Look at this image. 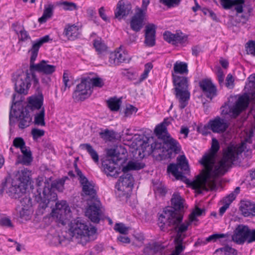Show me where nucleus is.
I'll return each mask as SVG.
<instances>
[{
	"label": "nucleus",
	"mask_w": 255,
	"mask_h": 255,
	"mask_svg": "<svg viewBox=\"0 0 255 255\" xmlns=\"http://www.w3.org/2000/svg\"><path fill=\"white\" fill-rule=\"evenodd\" d=\"M94 47L97 52L102 53L107 50V46L101 38L96 39L94 41Z\"/></svg>",
	"instance_id": "c03bdc74"
},
{
	"label": "nucleus",
	"mask_w": 255,
	"mask_h": 255,
	"mask_svg": "<svg viewBox=\"0 0 255 255\" xmlns=\"http://www.w3.org/2000/svg\"><path fill=\"white\" fill-rule=\"evenodd\" d=\"M199 86L204 95L208 99L212 100L217 95L216 86L211 79H204L199 82Z\"/></svg>",
	"instance_id": "f3484780"
},
{
	"label": "nucleus",
	"mask_w": 255,
	"mask_h": 255,
	"mask_svg": "<svg viewBox=\"0 0 255 255\" xmlns=\"http://www.w3.org/2000/svg\"><path fill=\"white\" fill-rule=\"evenodd\" d=\"M15 91L20 94L27 95L28 90L33 83L35 87L39 86V79L35 73L29 70L18 71L13 76Z\"/></svg>",
	"instance_id": "1a4fd4ad"
},
{
	"label": "nucleus",
	"mask_w": 255,
	"mask_h": 255,
	"mask_svg": "<svg viewBox=\"0 0 255 255\" xmlns=\"http://www.w3.org/2000/svg\"><path fill=\"white\" fill-rule=\"evenodd\" d=\"M80 146L82 149H85L91 156L93 160L95 163H98L99 161V157L97 152L93 148V147L89 143H84L81 144Z\"/></svg>",
	"instance_id": "4c0bfd02"
},
{
	"label": "nucleus",
	"mask_w": 255,
	"mask_h": 255,
	"mask_svg": "<svg viewBox=\"0 0 255 255\" xmlns=\"http://www.w3.org/2000/svg\"><path fill=\"white\" fill-rule=\"evenodd\" d=\"M182 214H177L171 210H164L158 217V225L162 231H167L169 227H173L177 232V235L186 232L191 222L185 221L182 223Z\"/></svg>",
	"instance_id": "39448f33"
},
{
	"label": "nucleus",
	"mask_w": 255,
	"mask_h": 255,
	"mask_svg": "<svg viewBox=\"0 0 255 255\" xmlns=\"http://www.w3.org/2000/svg\"><path fill=\"white\" fill-rule=\"evenodd\" d=\"M75 172L78 177V180L82 186V192L84 195L89 196L92 199H97V190L95 183L89 181L78 168L76 163L74 164Z\"/></svg>",
	"instance_id": "4468645a"
},
{
	"label": "nucleus",
	"mask_w": 255,
	"mask_h": 255,
	"mask_svg": "<svg viewBox=\"0 0 255 255\" xmlns=\"http://www.w3.org/2000/svg\"><path fill=\"white\" fill-rule=\"evenodd\" d=\"M188 65L186 63L181 61H176L173 66L172 75L186 76L188 74Z\"/></svg>",
	"instance_id": "7c9ffc66"
},
{
	"label": "nucleus",
	"mask_w": 255,
	"mask_h": 255,
	"mask_svg": "<svg viewBox=\"0 0 255 255\" xmlns=\"http://www.w3.org/2000/svg\"><path fill=\"white\" fill-rule=\"evenodd\" d=\"M253 242H255V229H251L249 228V233L247 243L250 244Z\"/></svg>",
	"instance_id": "338daca9"
},
{
	"label": "nucleus",
	"mask_w": 255,
	"mask_h": 255,
	"mask_svg": "<svg viewBox=\"0 0 255 255\" xmlns=\"http://www.w3.org/2000/svg\"><path fill=\"white\" fill-rule=\"evenodd\" d=\"M69 230L72 236L79 239L78 242L83 246L96 238V228L89 225L80 218L71 222Z\"/></svg>",
	"instance_id": "423d86ee"
},
{
	"label": "nucleus",
	"mask_w": 255,
	"mask_h": 255,
	"mask_svg": "<svg viewBox=\"0 0 255 255\" xmlns=\"http://www.w3.org/2000/svg\"><path fill=\"white\" fill-rule=\"evenodd\" d=\"M177 164L178 168L185 171H188L189 170L188 162L184 155H180L177 158Z\"/></svg>",
	"instance_id": "49530a36"
},
{
	"label": "nucleus",
	"mask_w": 255,
	"mask_h": 255,
	"mask_svg": "<svg viewBox=\"0 0 255 255\" xmlns=\"http://www.w3.org/2000/svg\"><path fill=\"white\" fill-rule=\"evenodd\" d=\"M13 145L16 148L20 149L21 152H23L24 149L28 148L25 146V143L21 137H16L13 141Z\"/></svg>",
	"instance_id": "de8ad7c7"
},
{
	"label": "nucleus",
	"mask_w": 255,
	"mask_h": 255,
	"mask_svg": "<svg viewBox=\"0 0 255 255\" xmlns=\"http://www.w3.org/2000/svg\"><path fill=\"white\" fill-rule=\"evenodd\" d=\"M22 153V155H18L17 162L19 163H22L24 165H28L30 164L32 160L31 152L28 148L24 149Z\"/></svg>",
	"instance_id": "72a5a7b5"
},
{
	"label": "nucleus",
	"mask_w": 255,
	"mask_h": 255,
	"mask_svg": "<svg viewBox=\"0 0 255 255\" xmlns=\"http://www.w3.org/2000/svg\"><path fill=\"white\" fill-rule=\"evenodd\" d=\"M114 230L120 234L127 235L128 233L129 228L126 227L124 224L120 223L115 224Z\"/></svg>",
	"instance_id": "8fccbe9b"
},
{
	"label": "nucleus",
	"mask_w": 255,
	"mask_h": 255,
	"mask_svg": "<svg viewBox=\"0 0 255 255\" xmlns=\"http://www.w3.org/2000/svg\"><path fill=\"white\" fill-rule=\"evenodd\" d=\"M240 209L242 214L245 217H249L255 214V204L250 201H242Z\"/></svg>",
	"instance_id": "c756f323"
},
{
	"label": "nucleus",
	"mask_w": 255,
	"mask_h": 255,
	"mask_svg": "<svg viewBox=\"0 0 255 255\" xmlns=\"http://www.w3.org/2000/svg\"><path fill=\"white\" fill-rule=\"evenodd\" d=\"M175 250L174 251L180 254L185 249V243L183 242V238L181 235H178L174 239Z\"/></svg>",
	"instance_id": "58836bf2"
},
{
	"label": "nucleus",
	"mask_w": 255,
	"mask_h": 255,
	"mask_svg": "<svg viewBox=\"0 0 255 255\" xmlns=\"http://www.w3.org/2000/svg\"><path fill=\"white\" fill-rule=\"evenodd\" d=\"M28 205L24 206L19 212V217L22 221H27L30 219L31 211Z\"/></svg>",
	"instance_id": "79ce46f5"
},
{
	"label": "nucleus",
	"mask_w": 255,
	"mask_h": 255,
	"mask_svg": "<svg viewBox=\"0 0 255 255\" xmlns=\"http://www.w3.org/2000/svg\"><path fill=\"white\" fill-rule=\"evenodd\" d=\"M152 68V65L151 63H148L145 65L144 71L139 78V82H142L147 78L149 71Z\"/></svg>",
	"instance_id": "603ef678"
},
{
	"label": "nucleus",
	"mask_w": 255,
	"mask_h": 255,
	"mask_svg": "<svg viewBox=\"0 0 255 255\" xmlns=\"http://www.w3.org/2000/svg\"><path fill=\"white\" fill-rule=\"evenodd\" d=\"M220 4L225 9H230L233 7L234 0H219Z\"/></svg>",
	"instance_id": "680f3d73"
},
{
	"label": "nucleus",
	"mask_w": 255,
	"mask_h": 255,
	"mask_svg": "<svg viewBox=\"0 0 255 255\" xmlns=\"http://www.w3.org/2000/svg\"><path fill=\"white\" fill-rule=\"evenodd\" d=\"M228 127L229 124L226 120L217 116L214 119L210 120L208 124L204 126V128L210 129L214 133H222Z\"/></svg>",
	"instance_id": "dca6fc26"
},
{
	"label": "nucleus",
	"mask_w": 255,
	"mask_h": 255,
	"mask_svg": "<svg viewBox=\"0 0 255 255\" xmlns=\"http://www.w3.org/2000/svg\"><path fill=\"white\" fill-rule=\"evenodd\" d=\"M108 107L112 111H118L121 106V101L116 98H111L107 101Z\"/></svg>",
	"instance_id": "a18cd8bd"
},
{
	"label": "nucleus",
	"mask_w": 255,
	"mask_h": 255,
	"mask_svg": "<svg viewBox=\"0 0 255 255\" xmlns=\"http://www.w3.org/2000/svg\"><path fill=\"white\" fill-rule=\"evenodd\" d=\"M219 253L223 255H237L238 254L236 250L229 246H226L217 249L214 253L218 254Z\"/></svg>",
	"instance_id": "a19ab883"
},
{
	"label": "nucleus",
	"mask_w": 255,
	"mask_h": 255,
	"mask_svg": "<svg viewBox=\"0 0 255 255\" xmlns=\"http://www.w3.org/2000/svg\"><path fill=\"white\" fill-rule=\"evenodd\" d=\"M246 51L248 54L255 56V41H249L246 45Z\"/></svg>",
	"instance_id": "4d7b16f0"
},
{
	"label": "nucleus",
	"mask_w": 255,
	"mask_h": 255,
	"mask_svg": "<svg viewBox=\"0 0 255 255\" xmlns=\"http://www.w3.org/2000/svg\"><path fill=\"white\" fill-rule=\"evenodd\" d=\"M174 86L172 89L177 99L178 100L179 108L184 109L188 104L190 97L189 91V79L186 76L172 75Z\"/></svg>",
	"instance_id": "6e6552de"
},
{
	"label": "nucleus",
	"mask_w": 255,
	"mask_h": 255,
	"mask_svg": "<svg viewBox=\"0 0 255 255\" xmlns=\"http://www.w3.org/2000/svg\"><path fill=\"white\" fill-rule=\"evenodd\" d=\"M65 180L60 179L51 182V178L46 179L38 176L36 179L37 186V193L35 196V200L39 203V207L45 209L51 202H55L57 199V194L54 189L62 192Z\"/></svg>",
	"instance_id": "f03ea898"
},
{
	"label": "nucleus",
	"mask_w": 255,
	"mask_h": 255,
	"mask_svg": "<svg viewBox=\"0 0 255 255\" xmlns=\"http://www.w3.org/2000/svg\"><path fill=\"white\" fill-rule=\"evenodd\" d=\"M101 202L95 199L87 209L85 215L94 223H99L101 216Z\"/></svg>",
	"instance_id": "a211bd4d"
},
{
	"label": "nucleus",
	"mask_w": 255,
	"mask_h": 255,
	"mask_svg": "<svg viewBox=\"0 0 255 255\" xmlns=\"http://www.w3.org/2000/svg\"><path fill=\"white\" fill-rule=\"evenodd\" d=\"M171 203L172 209H166L165 210H171L176 212L177 214H183L185 206V200L178 192L173 193L171 199Z\"/></svg>",
	"instance_id": "5701e85b"
},
{
	"label": "nucleus",
	"mask_w": 255,
	"mask_h": 255,
	"mask_svg": "<svg viewBox=\"0 0 255 255\" xmlns=\"http://www.w3.org/2000/svg\"><path fill=\"white\" fill-rule=\"evenodd\" d=\"M56 5L52 3H48L44 5V9L42 16L38 19V22L40 23H43L51 18L53 14V10Z\"/></svg>",
	"instance_id": "2f4dec72"
},
{
	"label": "nucleus",
	"mask_w": 255,
	"mask_h": 255,
	"mask_svg": "<svg viewBox=\"0 0 255 255\" xmlns=\"http://www.w3.org/2000/svg\"><path fill=\"white\" fill-rule=\"evenodd\" d=\"M87 81L90 83V86L93 90V87L102 88L104 85V82L103 80L99 77H94L90 78V77L86 78Z\"/></svg>",
	"instance_id": "37998d69"
},
{
	"label": "nucleus",
	"mask_w": 255,
	"mask_h": 255,
	"mask_svg": "<svg viewBox=\"0 0 255 255\" xmlns=\"http://www.w3.org/2000/svg\"><path fill=\"white\" fill-rule=\"evenodd\" d=\"M146 15L135 10L134 15L131 18L130 25L131 29L135 31H139L144 25Z\"/></svg>",
	"instance_id": "393cba45"
},
{
	"label": "nucleus",
	"mask_w": 255,
	"mask_h": 255,
	"mask_svg": "<svg viewBox=\"0 0 255 255\" xmlns=\"http://www.w3.org/2000/svg\"><path fill=\"white\" fill-rule=\"evenodd\" d=\"M70 212V209L67 202L62 200L56 203L55 208L52 211V216L57 219H64L66 216Z\"/></svg>",
	"instance_id": "4be33fe9"
},
{
	"label": "nucleus",
	"mask_w": 255,
	"mask_h": 255,
	"mask_svg": "<svg viewBox=\"0 0 255 255\" xmlns=\"http://www.w3.org/2000/svg\"><path fill=\"white\" fill-rule=\"evenodd\" d=\"M69 81V75L66 71H65L63 75V82L64 87L62 89V90L64 92L66 90L67 88H69L71 87V85L68 83Z\"/></svg>",
	"instance_id": "e2e57ef3"
},
{
	"label": "nucleus",
	"mask_w": 255,
	"mask_h": 255,
	"mask_svg": "<svg viewBox=\"0 0 255 255\" xmlns=\"http://www.w3.org/2000/svg\"><path fill=\"white\" fill-rule=\"evenodd\" d=\"M17 96L19 97V95L16 93L13 94L12 95V105L9 116V125L12 126L14 125V122L13 121V118H15L19 123L18 128L20 129H24L29 126L32 122V115L30 114V111L24 108H22L20 111H17L15 110L12 111L13 105H16L18 103V101H15Z\"/></svg>",
	"instance_id": "f8f14e48"
},
{
	"label": "nucleus",
	"mask_w": 255,
	"mask_h": 255,
	"mask_svg": "<svg viewBox=\"0 0 255 255\" xmlns=\"http://www.w3.org/2000/svg\"><path fill=\"white\" fill-rule=\"evenodd\" d=\"M15 91L20 94L27 95L28 90L33 83L35 87L39 86V79L35 73L29 70L18 71L13 76Z\"/></svg>",
	"instance_id": "9d476101"
},
{
	"label": "nucleus",
	"mask_w": 255,
	"mask_h": 255,
	"mask_svg": "<svg viewBox=\"0 0 255 255\" xmlns=\"http://www.w3.org/2000/svg\"><path fill=\"white\" fill-rule=\"evenodd\" d=\"M131 10L130 4H125L123 0H120L117 3L116 10L115 12V17L121 19L124 16L128 15Z\"/></svg>",
	"instance_id": "c85d7f7f"
},
{
	"label": "nucleus",
	"mask_w": 255,
	"mask_h": 255,
	"mask_svg": "<svg viewBox=\"0 0 255 255\" xmlns=\"http://www.w3.org/2000/svg\"><path fill=\"white\" fill-rule=\"evenodd\" d=\"M167 125V122L164 121L162 123L157 125L155 129L154 132L158 138L161 140L165 138L167 135L170 134L167 132L166 126Z\"/></svg>",
	"instance_id": "473e14b6"
},
{
	"label": "nucleus",
	"mask_w": 255,
	"mask_h": 255,
	"mask_svg": "<svg viewBox=\"0 0 255 255\" xmlns=\"http://www.w3.org/2000/svg\"><path fill=\"white\" fill-rule=\"evenodd\" d=\"M92 92L89 82L86 78H82L81 82L76 86L72 97L76 102L83 101L89 97Z\"/></svg>",
	"instance_id": "2eb2a0df"
},
{
	"label": "nucleus",
	"mask_w": 255,
	"mask_h": 255,
	"mask_svg": "<svg viewBox=\"0 0 255 255\" xmlns=\"http://www.w3.org/2000/svg\"><path fill=\"white\" fill-rule=\"evenodd\" d=\"M249 233V227L244 225H239L235 229L232 236V240L238 245H243L247 242Z\"/></svg>",
	"instance_id": "6ab92c4d"
},
{
	"label": "nucleus",
	"mask_w": 255,
	"mask_h": 255,
	"mask_svg": "<svg viewBox=\"0 0 255 255\" xmlns=\"http://www.w3.org/2000/svg\"><path fill=\"white\" fill-rule=\"evenodd\" d=\"M137 109L132 105H129L127 106L125 111V115L126 117H130L133 114L137 112Z\"/></svg>",
	"instance_id": "052dcab7"
},
{
	"label": "nucleus",
	"mask_w": 255,
	"mask_h": 255,
	"mask_svg": "<svg viewBox=\"0 0 255 255\" xmlns=\"http://www.w3.org/2000/svg\"><path fill=\"white\" fill-rule=\"evenodd\" d=\"M163 37L166 42L174 45L183 44L187 41V36L182 33H172L169 31H166L163 33Z\"/></svg>",
	"instance_id": "412c9836"
},
{
	"label": "nucleus",
	"mask_w": 255,
	"mask_h": 255,
	"mask_svg": "<svg viewBox=\"0 0 255 255\" xmlns=\"http://www.w3.org/2000/svg\"><path fill=\"white\" fill-rule=\"evenodd\" d=\"M160 250V246L157 243H149L143 250L144 255H153Z\"/></svg>",
	"instance_id": "f704fd0d"
},
{
	"label": "nucleus",
	"mask_w": 255,
	"mask_h": 255,
	"mask_svg": "<svg viewBox=\"0 0 255 255\" xmlns=\"http://www.w3.org/2000/svg\"><path fill=\"white\" fill-rule=\"evenodd\" d=\"M236 195L234 193H231L228 196H227L223 199V203L224 204H228V206H230V204L232 203V202L235 199Z\"/></svg>",
	"instance_id": "69168bd1"
},
{
	"label": "nucleus",
	"mask_w": 255,
	"mask_h": 255,
	"mask_svg": "<svg viewBox=\"0 0 255 255\" xmlns=\"http://www.w3.org/2000/svg\"><path fill=\"white\" fill-rule=\"evenodd\" d=\"M45 131L43 129H38L37 128H33L31 131V134L32 136L33 139L35 140L38 138L43 136L44 135Z\"/></svg>",
	"instance_id": "5fc2aeb1"
},
{
	"label": "nucleus",
	"mask_w": 255,
	"mask_h": 255,
	"mask_svg": "<svg viewBox=\"0 0 255 255\" xmlns=\"http://www.w3.org/2000/svg\"><path fill=\"white\" fill-rule=\"evenodd\" d=\"M205 212L204 209L196 208L195 210L192 212L189 216L190 222H193L196 220V217L202 215Z\"/></svg>",
	"instance_id": "3c124183"
},
{
	"label": "nucleus",
	"mask_w": 255,
	"mask_h": 255,
	"mask_svg": "<svg viewBox=\"0 0 255 255\" xmlns=\"http://www.w3.org/2000/svg\"><path fill=\"white\" fill-rule=\"evenodd\" d=\"M156 26L154 24H149L145 27V40L146 46L152 47L155 44Z\"/></svg>",
	"instance_id": "cd10ccee"
},
{
	"label": "nucleus",
	"mask_w": 255,
	"mask_h": 255,
	"mask_svg": "<svg viewBox=\"0 0 255 255\" xmlns=\"http://www.w3.org/2000/svg\"><path fill=\"white\" fill-rule=\"evenodd\" d=\"M150 3V0H142L141 7H137L135 11L140 12L141 11L142 14L146 15L147 8Z\"/></svg>",
	"instance_id": "13d9d810"
},
{
	"label": "nucleus",
	"mask_w": 255,
	"mask_h": 255,
	"mask_svg": "<svg viewBox=\"0 0 255 255\" xmlns=\"http://www.w3.org/2000/svg\"><path fill=\"white\" fill-rule=\"evenodd\" d=\"M30 172L27 169L18 171L15 180L8 182L6 178L2 181L0 186V194L5 191L12 198L21 197L25 193L30 180Z\"/></svg>",
	"instance_id": "7ed1b4c3"
},
{
	"label": "nucleus",
	"mask_w": 255,
	"mask_h": 255,
	"mask_svg": "<svg viewBox=\"0 0 255 255\" xmlns=\"http://www.w3.org/2000/svg\"><path fill=\"white\" fill-rule=\"evenodd\" d=\"M127 153V150L122 146L108 150L107 155L111 157L112 159L106 160L102 163L104 171L107 176L114 178L119 176L121 173V169L116 167V165L118 164V161L125 158Z\"/></svg>",
	"instance_id": "0eeeda50"
},
{
	"label": "nucleus",
	"mask_w": 255,
	"mask_h": 255,
	"mask_svg": "<svg viewBox=\"0 0 255 255\" xmlns=\"http://www.w3.org/2000/svg\"><path fill=\"white\" fill-rule=\"evenodd\" d=\"M80 34L79 27L75 24H67L65 25L63 35L70 41H73L78 38Z\"/></svg>",
	"instance_id": "bb28decb"
},
{
	"label": "nucleus",
	"mask_w": 255,
	"mask_h": 255,
	"mask_svg": "<svg viewBox=\"0 0 255 255\" xmlns=\"http://www.w3.org/2000/svg\"><path fill=\"white\" fill-rule=\"evenodd\" d=\"M43 104V96L42 93H38L37 95H33L28 98V104L24 108L30 112L40 111L42 108Z\"/></svg>",
	"instance_id": "aec40b11"
},
{
	"label": "nucleus",
	"mask_w": 255,
	"mask_h": 255,
	"mask_svg": "<svg viewBox=\"0 0 255 255\" xmlns=\"http://www.w3.org/2000/svg\"><path fill=\"white\" fill-rule=\"evenodd\" d=\"M127 58V54L120 47L115 51L111 52L109 62L112 66H117L125 62Z\"/></svg>",
	"instance_id": "b1692460"
},
{
	"label": "nucleus",
	"mask_w": 255,
	"mask_h": 255,
	"mask_svg": "<svg viewBox=\"0 0 255 255\" xmlns=\"http://www.w3.org/2000/svg\"><path fill=\"white\" fill-rule=\"evenodd\" d=\"M34 113V123L35 125L44 127L45 126V109L42 108L40 111H36Z\"/></svg>",
	"instance_id": "c9c22d12"
},
{
	"label": "nucleus",
	"mask_w": 255,
	"mask_h": 255,
	"mask_svg": "<svg viewBox=\"0 0 255 255\" xmlns=\"http://www.w3.org/2000/svg\"><path fill=\"white\" fill-rule=\"evenodd\" d=\"M48 35H46L32 42V46L29 52L31 53L29 71L32 72L37 71L45 75H51L56 71V66L48 64V61L41 60L35 64L40 47L44 43L52 41Z\"/></svg>",
	"instance_id": "20e7f679"
},
{
	"label": "nucleus",
	"mask_w": 255,
	"mask_h": 255,
	"mask_svg": "<svg viewBox=\"0 0 255 255\" xmlns=\"http://www.w3.org/2000/svg\"><path fill=\"white\" fill-rule=\"evenodd\" d=\"M245 5V0H234L233 7L237 13H241L243 11V6Z\"/></svg>",
	"instance_id": "09e8293b"
},
{
	"label": "nucleus",
	"mask_w": 255,
	"mask_h": 255,
	"mask_svg": "<svg viewBox=\"0 0 255 255\" xmlns=\"http://www.w3.org/2000/svg\"><path fill=\"white\" fill-rule=\"evenodd\" d=\"M61 4L63 6V9L65 10L72 11L77 9V6L76 4L73 2L64 1L62 2Z\"/></svg>",
	"instance_id": "864d4df0"
},
{
	"label": "nucleus",
	"mask_w": 255,
	"mask_h": 255,
	"mask_svg": "<svg viewBox=\"0 0 255 255\" xmlns=\"http://www.w3.org/2000/svg\"><path fill=\"white\" fill-rule=\"evenodd\" d=\"M153 183V189L154 193L160 196H164L166 193V189L164 185L158 180L154 181Z\"/></svg>",
	"instance_id": "e433bc0d"
},
{
	"label": "nucleus",
	"mask_w": 255,
	"mask_h": 255,
	"mask_svg": "<svg viewBox=\"0 0 255 255\" xmlns=\"http://www.w3.org/2000/svg\"><path fill=\"white\" fill-rule=\"evenodd\" d=\"M181 0H159V2L167 6L168 7H174L179 5Z\"/></svg>",
	"instance_id": "bf43d9fd"
},
{
	"label": "nucleus",
	"mask_w": 255,
	"mask_h": 255,
	"mask_svg": "<svg viewBox=\"0 0 255 255\" xmlns=\"http://www.w3.org/2000/svg\"><path fill=\"white\" fill-rule=\"evenodd\" d=\"M163 148L166 149L167 151L178 153L181 150V146L178 141L172 138L170 135H167L162 140Z\"/></svg>",
	"instance_id": "a878e982"
},
{
	"label": "nucleus",
	"mask_w": 255,
	"mask_h": 255,
	"mask_svg": "<svg viewBox=\"0 0 255 255\" xmlns=\"http://www.w3.org/2000/svg\"><path fill=\"white\" fill-rule=\"evenodd\" d=\"M177 164L170 163L167 167V171L168 173H171L177 179H181L183 176L182 173L178 171Z\"/></svg>",
	"instance_id": "ea45409f"
},
{
	"label": "nucleus",
	"mask_w": 255,
	"mask_h": 255,
	"mask_svg": "<svg viewBox=\"0 0 255 255\" xmlns=\"http://www.w3.org/2000/svg\"><path fill=\"white\" fill-rule=\"evenodd\" d=\"M226 86L229 89H232L234 86V79L231 74H229L226 77Z\"/></svg>",
	"instance_id": "0e129e2a"
},
{
	"label": "nucleus",
	"mask_w": 255,
	"mask_h": 255,
	"mask_svg": "<svg viewBox=\"0 0 255 255\" xmlns=\"http://www.w3.org/2000/svg\"><path fill=\"white\" fill-rule=\"evenodd\" d=\"M145 165L138 162L129 161L127 166L124 167L122 171L124 174L120 176L116 183V188L119 191H124L128 188H131L133 185V177L128 173L131 170H139L144 168Z\"/></svg>",
	"instance_id": "9b49d317"
},
{
	"label": "nucleus",
	"mask_w": 255,
	"mask_h": 255,
	"mask_svg": "<svg viewBox=\"0 0 255 255\" xmlns=\"http://www.w3.org/2000/svg\"><path fill=\"white\" fill-rule=\"evenodd\" d=\"M228 237L227 234H214L209 237L206 238V241L209 242H215L217 240L221 238H225Z\"/></svg>",
	"instance_id": "6e6d98bb"
},
{
	"label": "nucleus",
	"mask_w": 255,
	"mask_h": 255,
	"mask_svg": "<svg viewBox=\"0 0 255 255\" xmlns=\"http://www.w3.org/2000/svg\"><path fill=\"white\" fill-rule=\"evenodd\" d=\"M245 144L239 146L234 145H229L223 151V157L217 165L215 164V159L217 153L220 149V144L215 138L212 139L210 152L204 155L199 161L205 170V176L198 181L191 183L193 189L199 193L203 191H208V188L213 190L216 187V177L224 175L232 166L239 159V156L244 150Z\"/></svg>",
	"instance_id": "f257e3e1"
},
{
	"label": "nucleus",
	"mask_w": 255,
	"mask_h": 255,
	"mask_svg": "<svg viewBox=\"0 0 255 255\" xmlns=\"http://www.w3.org/2000/svg\"><path fill=\"white\" fill-rule=\"evenodd\" d=\"M249 104V96L247 95H242L238 98L235 105L232 107L228 105L223 106L221 107V114L229 115L232 118H236L248 107Z\"/></svg>",
	"instance_id": "ddd939ff"
},
{
	"label": "nucleus",
	"mask_w": 255,
	"mask_h": 255,
	"mask_svg": "<svg viewBox=\"0 0 255 255\" xmlns=\"http://www.w3.org/2000/svg\"><path fill=\"white\" fill-rule=\"evenodd\" d=\"M0 225L7 227H11L13 226L11 220L8 218H1L0 220Z\"/></svg>",
	"instance_id": "774afa93"
}]
</instances>
